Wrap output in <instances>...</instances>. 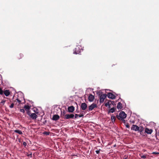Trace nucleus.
<instances>
[{
	"mask_svg": "<svg viewBox=\"0 0 159 159\" xmlns=\"http://www.w3.org/2000/svg\"><path fill=\"white\" fill-rule=\"evenodd\" d=\"M14 104L13 103H12V104H11L9 106V107L11 108H12L13 107H14Z\"/></svg>",
	"mask_w": 159,
	"mask_h": 159,
	"instance_id": "27",
	"label": "nucleus"
},
{
	"mask_svg": "<svg viewBox=\"0 0 159 159\" xmlns=\"http://www.w3.org/2000/svg\"><path fill=\"white\" fill-rule=\"evenodd\" d=\"M126 127L127 128H129V125L128 124H127L126 125Z\"/></svg>",
	"mask_w": 159,
	"mask_h": 159,
	"instance_id": "29",
	"label": "nucleus"
},
{
	"mask_svg": "<svg viewBox=\"0 0 159 159\" xmlns=\"http://www.w3.org/2000/svg\"><path fill=\"white\" fill-rule=\"evenodd\" d=\"M17 101L19 102V103H20L21 102V101L20 100H19L18 99H17Z\"/></svg>",
	"mask_w": 159,
	"mask_h": 159,
	"instance_id": "33",
	"label": "nucleus"
},
{
	"mask_svg": "<svg viewBox=\"0 0 159 159\" xmlns=\"http://www.w3.org/2000/svg\"><path fill=\"white\" fill-rule=\"evenodd\" d=\"M68 111L70 112H73L75 110V107L73 106L68 107Z\"/></svg>",
	"mask_w": 159,
	"mask_h": 159,
	"instance_id": "9",
	"label": "nucleus"
},
{
	"mask_svg": "<svg viewBox=\"0 0 159 159\" xmlns=\"http://www.w3.org/2000/svg\"><path fill=\"white\" fill-rule=\"evenodd\" d=\"M116 117L119 120H123L126 117V114L124 112L122 111L120 112L119 115L116 116Z\"/></svg>",
	"mask_w": 159,
	"mask_h": 159,
	"instance_id": "1",
	"label": "nucleus"
},
{
	"mask_svg": "<svg viewBox=\"0 0 159 159\" xmlns=\"http://www.w3.org/2000/svg\"><path fill=\"white\" fill-rule=\"evenodd\" d=\"M3 93L6 96H8L10 94V93L9 90H5L4 91Z\"/></svg>",
	"mask_w": 159,
	"mask_h": 159,
	"instance_id": "13",
	"label": "nucleus"
},
{
	"mask_svg": "<svg viewBox=\"0 0 159 159\" xmlns=\"http://www.w3.org/2000/svg\"><path fill=\"white\" fill-rule=\"evenodd\" d=\"M117 107L118 109H121L123 107L122 104L120 102H119L118 103L117 106Z\"/></svg>",
	"mask_w": 159,
	"mask_h": 159,
	"instance_id": "14",
	"label": "nucleus"
},
{
	"mask_svg": "<svg viewBox=\"0 0 159 159\" xmlns=\"http://www.w3.org/2000/svg\"><path fill=\"white\" fill-rule=\"evenodd\" d=\"M105 106L106 107H107L108 106H110L109 104V102H107L106 103H105ZM110 106H109V107H110Z\"/></svg>",
	"mask_w": 159,
	"mask_h": 159,
	"instance_id": "24",
	"label": "nucleus"
},
{
	"mask_svg": "<svg viewBox=\"0 0 159 159\" xmlns=\"http://www.w3.org/2000/svg\"><path fill=\"white\" fill-rule=\"evenodd\" d=\"M83 116V115H78L77 114H75V118H76L78 117H82Z\"/></svg>",
	"mask_w": 159,
	"mask_h": 159,
	"instance_id": "19",
	"label": "nucleus"
},
{
	"mask_svg": "<svg viewBox=\"0 0 159 159\" xmlns=\"http://www.w3.org/2000/svg\"><path fill=\"white\" fill-rule=\"evenodd\" d=\"M107 96L109 98L111 99H114L116 98L115 95L111 93H108L107 94Z\"/></svg>",
	"mask_w": 159,
	"mask_h": 159,
	"instance_id": "6",
	"label": "nucleus"
},
{
	"mask_svg": "<svg viewBox=\"0 0 159 159\" xmlns=\"http://www.w3.org/2000/svg\"><path fill=\"white\" fill-rule=\"evenodd\" d=\"M3 92H3L2 89L0 88V94L1 95H2L3 94Z\"/></svg>",
	"mask_w": 159,
	"mask_h": 159,
	"instance_id": "23",
	"label": "nucleus"
},
{
	"mask_svg": "<svg viewBox=\"0 0 159 159\" xmlns=\"http://www.w3.org/2000/svg\"><path fill=\"white\" fill-rule=\"evenodd\" d=\"M14 131L15 133H17L20 134H22V132L19 129L15 130Z\"/></svg>",
	"mask_w": 159,
	"mask_h": 159,
	"instance_id": "16",
	"label": "nucleus"
},
{
	"mask_svg": "<svg viewBox=\"0 0 159 159\" xmlns=\"http://www.w3.org/2000/svg\"><path fill=\"white\" fill-rule=\"evenodd\" d=\"M87 107V104L85 103H81L80 108L81 109L83 110H85Z\"/></svg>",
	"mask_w": 159,
	"mask_h": 159,
	"instance_id": "5",
	"label": "nucleus"
},
{
	"mask_svg": "<svg viewBox=\"0 0 159 159\" xmlns=\"http://www.w3.org/2000/svg\"><path fill=\"white\" fill-rule=\"evenodd\" d=\"M124 159H127V158H125Z\"/></svg>",
	"mask_w": 159,
	"mask_h": 159,
	"instance_id": "38",
	"label": "nucleus"
},
{
	"mask_svg": "<svg viewBox=\"0 0 159 159\" xmlns=\"http://www.w3.org/2000/svg\"><path fill=\"white\" fill-rule=\"evenodd\" d=\"M111 119L112 122H114L115 119V117L113 115L111 116Z\"/></svg>",
	"mask_w": 159,
	"mask_h": 159,
	"instance_id": "18",
	"label": "nucleus"
},
{
	"mask_svg": "<svg viewBox=\"0 0 159 159\" xmlns=\"http://www.w3.org/2000/svg\"><path fill=\"white\" fill-rule=\"evenodd\" d=\"M140 157H141V158L143 159H145L146 157V155H140Z\"/></svg>",
	"mask_w": 159,
	"mask_h": 159,
	"instance_id": "21",
	"label": "nucleus"
},
{
	"mask_svg": "<svg viewBox=\"0 0 159 159\" xmlns=\"http://www.w3.org/2000/svg\"><path fill=\"white\" fill-rule=\"evenodd\" d=\"M66 111H63L62 112H61V116H64L65 117V115L66 114Z\"/></svg>",
	"mask_w": 159,
	"mask_h": 159,
	"instance_id": "20",
	"label": "nucleus"
},
{
	"mask_svg": "<svg viewBox=\"0 0 159 159\" xmlns=\"http://www.w3.org/2000/svg\"><path fill=\"white\" fill-rule=\"evenodd\" d=\"M107 94L105 93L101 95L100 96V103L103 102L105 99L107 97Z\"/></svg>",
	"mask_w": 159,
	"mask_h": 159,
	"instance_id": "2",
	"label": "nucleus"
},
{
	"mask_svg": "<svg viewBox=\"0 0 159 159\" xmlns=\"http://www.w3.org/2000/svg\"><path fill=\"white\" fill-rule=\"evenodd\" d=\"M122 120L124 123H125V120H124V119L123 120Z\"/></svg>",
	"mask_w": 159,
	"mask_h": 159,
	"instance_id": "34",
	"label": "nucleus"
},
{
	"mask_svg": "<svg viewBox=\"0 0 159 159\" xmlns=\"http://www.w3.org/2000/svg\"><path fill=\"white\" fill-rule=\"evenodd\" d=\"M94 98V97L92 94H90L88 97V99L89 101L92 102L93 101Z\"/></svg>",
	"mask_w": 159,
	"mask_h": 159,
	"instance_id": "8",
	"label": "nucleus"
},
{
	"mask_svg": "<svg viewBox=\"0 0 159 159\" xmlns=\"http://www.w3.org/2000/svg\"><path fill=\"white\" fill-rule=\"evenodd\" d=\"M60 117L58 115H55L53 116L52 119L54 120H57Z\"/></svg>",
	"mask_w": 159,
	"mask_h": 159,
	"instance_id": "12",
	"label": "nucleus"
},
{
	"mask_svg": "<svg viewBox=\"0 0 159 159\" xmlns=\"http://www.w3.org/2000/svg\"><path fill=\"white\" fill-rule=\"evenodd\" d=\"M95 152L96 153L98 154L99 153L100 150H96V151Z\"/></svg>",
	"mask_w": 159,
	"mask_h": 159,
	"instance_id": "30",
	"label": "nucleus"
},
{
	"mask_svg": "<svg viewBox=\"0 0 159 159\" xmlns=\"http://www.w3.org/2000/svg\"><path fill=\"white\" fill-rule=\"evenodd\" d=\"M23 145L24 146H26V145H27V143H26V142H24L23 143Z\"/></svg>",
	"mask_w": 159,
	"mask_h": 159,
	"instance_id": "31",
	"label": "nucleus"
},
{
	"mask_svg": "<svg viewBox=\"0 0 159 159\" xmlns=\"http://www.w3.org/2000/svg\"><path fill=\"white\" fill-rule=\"evenodd\" d=\"M153 154H159V152H154L152 153Z\"/></svg>",
	"mask_w": 159,
	"mask_h": 159,
	"instance_id": "32",
	"label": "nucleus"
},
{
	"mask_svg": "<svg viewBox=\"0 0 159 159\" xmlns=\"http://www.w3.org/2000/svg\"><path fill=\"white\" fill-rule=\"evenodd\" d=\"M6 102V100H2L1 102V103L3 105L5 104Z\"/></svg>",
	"mask_w": 159,
	"mask_h": 159,
	"instance_id": "22",
	"label": "nucleus"
},
{
	"mask_svg": "<svg viewBox=\"0 0 159 159\" xmlns=\"http://www.w3.org/2000/svg\"><path fill=\"white\" fill-rule=\"evenodd\" d=\"M145 132L148 134H151L152 132V129H149L148 128H146L145 129Z\"/></svg>",
	"mask_w": 159,
	"mask_h": 159,
	"instance_id": "10",
	"label": "nucleus"
},
{
	"mask_svg": "<svg viewBox=\"0 0 159 159\" xmlns=\"http://www.w3.org/2000/svg\"><path fill=\"white\" fill-rule=\"evenodd\" d=\"M97 105L95 103H93L89 107V111L92 110L94 108L97 107Z\"/></svg>",
	"mask_w": 159,
	"mask_h": 159,
	"instance_id": "3",
	"label": "nucleus"
},
{
	"mask_svg": "<svg viewBox=\"0 0 159 159\" xmlns=\"http://www.w3.org/2000/svg\"><path fill=\"white\" fill-rule=\"evenodd\" d=\"M110 102H111V103H112V102H113L110 101Z\"/></svg>",
	"mask_w": 159,
	"mask_h": 159,
	"instance_id": "37",
	"label": "nucleus"
},
{
	"mask_svg": "<svg viewBox=\"0 0 159 159\" xmlns=\"http://www.w3.org/2000/svg\"><path fill=\"white\" fill-rule=\"evenodd\" d=\"M74 116V115L73 114H66L65 115L64 118L66 119H68L70 118H73Z\"/></svg>",
	"mask_w": 159,
	"mask_h": 159,
	"instance_id": "4",
	"label": "nucleus"
},
{
	"mask_svg": "<svg viewBox=\"0 0 159 159\" xmlns=\"http://www.w3.org/2000/svg\"><path fill=\"white\" fill-rule=\"evenodd\" d=\"M24 108L25 109L26 111H28V110H29L30 108V107L29 106L26 105L24 106Z\"/></svg>",
	"mask_w": 159,
	"mask_h": 159,
	"instance_id": "15",
	"label": "nucleus"
},
{
	"mask_svg": "<svg viewBox=\"0 0 159 159\" xmlns=\"http://www.w3.org/2000/svg\"><path fill=\"white\" fill-rule=\"evenodd\" d=\"M45 134H46L48 135L49 134V133H48V132H46L45 133Z\"/></svg>",
	"mask_w": 159,
	"mask_h": 159,
	"instance_id": "36",
	"label": "nucleus"
},
{
	"mask_svg": "<svg viewBox=\"0 0 159 159\" xmlns=\"http://www.w3.org/2000/svg\"><path fill=\"white\" fill-rule=\"evenodd\" d=\"M74 54H77L78 53V52H76L75 51L74 52Z\"/></svg>",
	"mask_w": 159,
	"mask_h": 159,
	"instance_id": "35",
	"label": "nucleus"
},
{
	"mask_svg": "<svg viewBox=\"0 0 159 159\" xmlns=\"http://www.w3.org/2000/svg\"><path fill=\"white\" fill-rule=\"evenodd\" d=\"M139 127L136 125H133L131 128V129L134 130L135 131L139 130Z\"/></svg>",
	"mask_w": 159,
	"mask_h": 159,
	"instance_id": "7",
	"label": "nucleus"
},
{
	"mask_svg": "<svg viewBox=\"0 0 159 159\" xmlns=\"http://www.w3.org/2000/svg\"><path fill=\"white\" fill-rule=\"evenodd\" d=\"M20 111L21 112H22L23 113H25V111L23 109H20Z\"/></svg>",
	"mask_w": 159,
	"mask_h": 159,
	"instance_id": "25",
	"label": "nucleus"
},
{
	"mask_svg": "<svg viewBox=\"0 0 159 159\" xmlns=\"http://www.w3.org/2000/svg\"><path fill=\"white\" fill-rule=\"evenodd\" d=\"M143 127H141L140 128H139V131L140 132H141L142 131H143Z\"/></svg>",
	"mask_w": 159,
	"mask_h": 159,
	"instance_id": "26",
	"label": "nucleus"
},
{
	"mask_svg": "<svg viewBox=\"0 0 159 159\" xmlns=\"http://www.w3.org/2000/svg\"><path fill=\"white\" fill-rule=\"evenodd\" d=\"M115 111V108L114 107L111 108L109 111V112L111 113H113Z\"/></svg>",
	"mask_w": 159,
	"mask_h": 159,
	"instance_id": "17",
	"label": "nucleus"
},
{
	"mask_svg": "<svg viewBox=\"0 0 159 159\" xmlns=\"http://www.w3.org/2000/svg\"><path fill=\"white\" fill-rule=\"evenodd\" d=\"M27 114L30 116L31 114L30 113L29 110H28V111H27Z\"/></svg>",
	"mask_w": 159,
	"mask_h": 159,
	"instance_id": "28",
	"label": "nucleus"
},
{
	"mask_svg": "<svg viewBox=\"0 0 159 159\" xmlns=\"http://www.w3.org/2000/svg\"><path fill=\"white\" fill-rule=\"evenodd\" d=\"M33 119H36L37 117V116L34 113H31L30 116Z\"/></svg>",
	"mask_w": 159,
	"mask_h": 159,
	"instance_id": "11",
	"label": "nucleus"
}]
</instances>
